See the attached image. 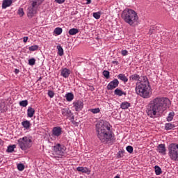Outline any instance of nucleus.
Returning <instances> with one entry per match:
<instances>
[{
  "mask_svg": "<svg viewBox=\"0 0 178 178\" xmlns=\"http://www.w3.org/2000/svg\"><path fill=\"white\" fill-rule=\"evenodd\" d=\"M2 108H1V106H0V111L1 110Z\"/></svg>",
  "mask_w": 178,
  "mask_h": 178,
  "instance_id": "8fccbe9b",
  "label": "nucleus"
},
{
  "mask_svg": "<svg viewBox=\"0 0 178 178\" xmlns=\"http://www.w3.org/2000/svg\"><path fill=\"white\" fill-rule=\"evenodd\" d=\"M121 17L125 23L132 27H136L138 24V15L134 10L126 8L122 11Z\"/></svg>",
  "mask_w": 178,
  "mask_h": 178,
  "instance_id": "20e7f679",
  "label": "nucleus"
},
{
  "mask_svg": "<svg viewBox=\"0 0 178 178\" xmlns=\"http://www.w3.org/2000/svg\"><path fill=\"white\" fill-rule=\"evenodd\" d=\"M109 74H110L109 71L108 70L103 71V76H104V77H106L107 79L111 77Z\"/></svg>",
  "mask_w": 178,
  "mask_h": 178,
  "instance_id": "72a5a7b5",
  "label": "nucleus"
},
{
  "mask_svg": "<svg viewBox=\"0 0 178 178\" xmlns=\"http://www.w3.org/2000/svg\"><path fill=\"white\" fill-rule=\"evenodd\" d=\"M130 79L131 80H135V81H140V75H138V74H134V75H131V76H130Z\"/></svg>",
  "mask_w": 178,
  "mask_h": 178,
  "instance_id": "c756f323",
  "label": "nucleus"
},
{
  "mask_svg": "<svg viewBox=\"0 0 178 178\" xmlns=\"http://www.w3.org/2000/svg\"><path fill=\"white\" fill-rule=\"evenodd\" d=\"M52 131L54 136H55L56 137H59V136L62 134V128H60V127H55L53 129Z\"/></svg>",
  "mask_w": 178,
  "mask_h": 178,
  "instance_id": "f8f14e48",
  "label": "nucleus"
},
{
  "mask_svg": "<svg viewBox=\"0 0 178 178\" xmlns=\"http://www.w3.org/2000/svg\"><path fill=\"white\" fill-rule=\"evenodd\" d=\"M112 63L113 64H115V65H119V61H116V60H113V61H112Z\"/></svg>",
  "mask_w": 178,
  "mask_h": 178,
  "instance_id": "c03bdc74",
  "label": "nucleus"
},
{
  "mask_svg": "<svg viewBox=\"0 0 178 178\" xmlns=\"http://www.w3.org/2000/svg\"><path fill=\"white\" fill-rule=\"evenodd\" d=\"M168 154L172 161H178V145L176 143L169 145Z\"/></svg>",
  "mask_w": 178,
  "mask_h": 178,
  "instance_id": "0eeeda50",
  "label": "nucleus"
},
{
  "mask_svg": "<svg viewBox=\"0 0 178 178\" xmlns=\"http://www.w3.org/2000/svg\"><path fill=\"white\" fill-rule=\"evenodd\" d=\"M118 79H119L122 81H124V83H127V81H129V79H127L126 75L123 74H120L119 75H118Z\"/></svg>",
  "mask_w": 178,
  "mask_h": 178,
  "instance_id": "f3484780",
  "label": "nucleus"
},
{
  "mask_svg": "<svg viewBox=\"0 0 178 178\" xmlns=\"http://www.w3.org/2000/svg\"><path fill=\"white\" fill-rule=\"evenodd\" d=\"M57 49H58V55H59V56H63V48H62V46H60V44H58L57 46Z\"/></svg>",
  "mask_w": 178,
  "mask_h": 178,
  "instance_id": "393cba45",
  "label": "nucleus"
},
{
  "mask_svg": "<svg viewBox=\"0 0 178 178\" xmlns=\"http://www.w3.org/2000/svg\"><path fill=\"white\" fill-rule=\"evenodd\" d=\"M127 151L129 154H133V147L132 146H127Z\"/></svg>",
  "mask_w": 178,
  "mask_h": 178,
  "instance_id": "ea45409f",
  "label": "nucleus"
},
{
  "mask_svg": "<svg viewBox=\"0 0 178 178\" xmlns=\"http://www.w3.org/2000/svg\"><path fill=\"white\" fill-rule=\"evenodd\" d=\"M20 106L26 107L27 105H29V101L27 100H22L19 102Z\"/></svg>",
  "mask_w": 178,
  "mask_h": 178,
  "instance_id": "7c9ffc66",
  "label": "nucleus"
},
{
  "mask_svg": "<svg viewBox=\"0 0 178 178\" xmlns=\"http://www.w3.org/2000/svg\"><path fill=\"white\" fill-rule=\"evenodd\" d=\"M96 131L97 137L102 143H108V141L113 140V133L111 131V127L104 123L103 120L97 123Z\"/></svg>",
  "mask_w": 178,
  "mask_h": 178,
  "instance_id": "f03ea898",
  "label": "nucleus"
},
{
  "mask_svg": "<svg viewBox=\"0 0 178 178\" xmlns=\"http://www.w3.org/2000/svg\"><path fill=\"white\" fill-rule=\"evenodd\" d=\"M70 74V72L67 68H65L61 71V76H63V77H69Z\"/></svg>",
  "mask_w": 178,
  "mask_h": 178,
  "instance_id": "a211bd4d",
  "label": "nucleus"
},
{
  "mask_svg": "<svg viewBox=\"0 0 178 178\" xmlns=\"http://www.w3.org/2000/svg\"><path fill=\"white\" fill-rule=\"evenodd\" d=\"M87 2H86V4L87 5H90V3H91V0H86Z\"/></svg>",
  "mask_w": 178,
  "mask_h": 178,
  "instance_id": "49530a36",
  "label": "nucleus"
},
{
  "mask_svg": "<svg viewBox=\"0 0 178 178\" xmlns=\"http://www.w3.org/2000/svg\"><path fill=\"white\" fill-rule=\"evenodd\" d=\"M18 15L20 16V17L24 16V10H23V8H19L18 10Z\"/></svg>",
  "mask_w": 178,
  "mask_h": 178,
  "instance_id": "e433bc0d",
  "label": "nucleus"
},
{
  "mask_svg": "<svg viewBox=\"0 0 178 178\" xmlns=\"http://www.w3.org/2000/svg\"><path fill=\"white\" fill-rule=\"evenodd\" d=\"M62 31H63V30L62 29V28L60 27H57L54 29V33L57 35H60V34H62Z\"/></svg>",
  "mask_w": 178,
  "mask_h": 178,
  "instance_id": "cd10ccee",
  "label": "nucleus"
},
{
  "mask_svg": "<svg viewBox=\"0 0 178 178\" xmlns=\"http://www.w3.org/2000/svg\"><path fill=\"white\" fill-rule=\"evenodd\" d=\"M68 33L70 35H76V34L79 33V29L76 28H72L69 30Z\"/></svg>",
  "mask_w": 178,
  "mask_h": 178,
  "instance_id": "6ab92c4d",
  "label": "nucleus"
},
{
  "mask_svg": "<svg viewBox=\"0 0 178 178\" xmlns=\"http://www.w3.org/2000/svg\"><path fill=\"white\" fill-rule=\"evenodd\" d=\"M170 106V100L165 97H156L148 104L146 112L149 118L156 116V113H162L166 108Z\"/></svg>",
  "mask_w": 178,
  "mask_h": 178,
  "instance_id": "f257e3e1",
  "label": "nucleus"
},
{
  "mask_svg": "<svg viewBox=\"0 0 178 178\" xmlns=\"http://www.w3.org/2000/svg\"><path fill=\"white\" fill-rule=\"evenodd\" d=\"M0 145H3V142L1 140V138H0Z\"/></svg>",
  "mask_w": 178,
  "mask_h": 178,
  "instance_id": "09e8293b",
  "label": "nucleus"
},
{
  "mask_svg": "<svg viewBox=\"0 0 178 178\" xmlns=\"http://www.w3.org/2000/svg\"><path fill=\"white\" fill-rule=\"evenodd\" d=\"M175 127H176V125H175L172 123H166L165 124V130H172V129H175Z\"/></svg>",
  "mask_w": 178,
  "mask_h": 178,
  "instance_id": "5701e85b",
  "label": "nucleus"
},
{
  "mask_svg": "<svg viewBox=\"0 0 178 178\" xmlns=\"http://www.w3.org/2000/svg\"><path fill=\"white\" fill-rule=\"evenodd\" d=\"M123 154H124V150H120L118 152V155H117V158H122L123 157Z\"/></svg>",
  "mask_w": 178,
  "mask_h": 178,
  "instance_id": "58836bf2",
  "label": "nucleus"
},
{
  "mask_svg": "<svg viewBox=\"0 0 178 178\" xmlns=\"http://www.w3.org/2000/svg\"><path fill=\"white\" fill-rule=\"evenodd\" d=\"M121 54L123 56H126V55H127V50H122Z\"/></svg>",
  "mask_w": 178,
  "mask_h": 178,
  "instance_id": "79ce46f5",
  "label": "nucleus"
},
{
  "mask_svg": "<svg viewBox=\"0 0 178 178\" xmlns=\"http://www.w3.org/2000/svg\"><path fill=\"white\" fill-rule=\"evenodd\" d=\"M35 113V110H34V108H33L32 107L28 108V110H27L28 118H33Z\"/></svg>",
  "mask_w": 178,
  "mask_h": 178,
  "instance_id": "dca6fc26",
  "label": "nucleus"
},
{
  "mask_svg": "<svg viewBox=\"0 0 178 178\" xmlns=\"http://www.w3.org/2000/svg\"><path fill=\"white\" fill-rule=\"evenodd\" d=\"M118 86H119V81L115 79L108 84L107 90H114Z\"/></svg>",
  "mask_w": 178,
  "mask_h": 178,
  "instance_id": "9d476101",
  "label": "nucleus"
},
{
  "mask_svg": "<svg viewBox=\"0 0 178 178\" xmlns=\"http://www.w3.org/2000/svg\"><path fill=\"white\" fill-rule=\"evenodd\" d=\"M32 143L33 140L27 136H24L18 140V145L23 151H26V149L31 148Z\"/></svg>",
  "mask_w": 178,
  "mask_h": 178,
  "instance_id": "423d86ee",
  "label": "nucleus"
},
{
  "mask_svg": "<svg viewBox=\"0 0 178 178\" xmlns=\"http://www.w3.org/2000/svg\"><path fill=\"white\" fill-rule=\"evenodd\" d=\"M93 17H95V19H99V17H101V13L99 12L94 13Z\"/></svg>",
  "mask_w": 178,
  "mask_h": 178,
  "instance_id": "4c0bfd02",
  "label": "nucleus"
},
{
  "mask_svg": "<svg viewBox=\"0 0 178 178\" xmlns=\"http://www.w3.org/2000/svg\"><path fill=\"white\" fill-rule=\"evenodd\" d=\"M48 95H49V97H50V98H54L55 93H54V91H52V90H49Z\"/></svg>",
  "mask_w": 178,
  "mask_h": 178,
  "instance_id": "a19ab883",
  "label": "nucleus"
},
{
  "mask_svg": "<svg viewBox=\"0 0 178 178\" xmlns=\"http://www.w3.org/2000/svg\"><path fill=\"white\" fill-rule=\"evenodd\" d=\"M156 150L162 155H166V147L165 144H160L157 146Z\"/></svg>",
  "mask_w": 178,
  "mask_h": 178,
  "instance_id": "9b49d317",
  "label": "nucleus"
},
{
  "mask_svg": "<svg viewBox=\"0 0 178 178\" xmlns=\"http://www.w3.org/2000/svg\"><path fill=\"white\" fill-rule=\"evenodd\" d=\"M15 148H16V145H9L7 148V152H13L15 151Z\"/></svg>",
  "mask_w": 178,
  "mask_h": 178,
  "instance_id": "c85d7f7f",
  "label": "nucleus"
},
{
  "mask_svg": "<svg viewBox=\"0 0 178 178\" xmlns=\"http://www.w3.org/2000/svg\"><path fill=\"white\" fill-rule=\"evenodd\" d=\"M131 104L130 103L125 102H122L120 105V108L122 109H129V108H130Z\"/></svg>",
  "mask_w": 178,
  "mask_h": 178,
  "instance_id": "412c9836",
  "label": "nucleus"
},
{
  "mask_svg": "<svg viewBox=\"0 0 178 178\" xmlns=\"http://www.w3.org/2000/svg\"><path fill=\"white\" fill-rule=\"evenodd\" d=\"M90 112H92V113H99V112H101V110L99 109V108H91L89 110Z\"/></svg>",
  "mask_w": 178,
  "mask_h": 178,
  "instance_id": "2f4dec72",
  "label": "nucleus"
},
{
  "mask_svg": "<svg viewBox=\"0 0 178 178\" xmlns=\"http://www.w3.org/2000/svg\"><path fill=\"white\" fill-rule=\"evenodd\" d=\"M55 2H57V3H63L65 0H55Z\"/></svg>",
  "mask_w": 178,
  "mask_h": 178,
  "instance_id": "37998d69",
  "label": "nucleus"
},
{
  "mask_svg": "<svg viewBox=\"0 0 178 178\" xmlns=\"http://www.w3.org/2000/svg\"><path fill=\"white\" fill-rule=\"evenodd\" d=\"M44 2V0H33L31 6L29 7L27 16L28 17H33L37 13V6L41 5Z\"/></svg>",
  "mask_w": 178,
  "mask_h": 178,
  "instance_id": "39448f33",
  "label": "nucleus"
},
{
  "mask_svg": "<svg viewBox=\"0 0 178 178\" xmlns=\"http://www.w3.org/2000/svg\"><path fill=\"white\" fill-rule=\"evenodd\" d=\"M74 106L75 107V111L76 112L81 111V109H83V102L77 101L76 102H74Z\"/></svg>",
  "mask_w": 178,
  "mask_h": 178,
  "instance_id": "ddd939ff",
  "label": "nucleus"
},
{
  "mask_svg": "<svg viewBox=\"0 0 178 178\" xmlns=\"http://www.w3.org/2000/svg\"><path fill=\"white\" fill-rule=\"evenodd\" d=\"M17 169L20 172H22V170H24V164H23V163L18 164L17 165Z\"/></svg>",
  "mask_w": 178,
  "mask_h": 178,
  "instance_id": "c9c22d12",
  "label": "nucleus"
},
{
  "mask_svg": "<svg viewBox=\"0 0 178 178\" xmlns=\"http://www.w3.org/2000/svg\"><path fill=\"white\" fill-rule=\"evenodd\" d=\"M28 40H29V37H24V42H27Z\"/></svg>",
  "mask_w": 178,
  "mask_h": 178,
  "instance_id": "a18cd8bd",
  "label": "nucleus"
},
{
  "mask_svg": "<svg viewBox=\"0 0 178 178\" xmlns=\"http://www.w3.org/2000/svg\"><path fill=\"white\" fill-rule=\"evenodd\" d=\"M154 169H155V173L157 176H159V175L162 173V169H161V167L158 165H155Z\"/></svg>",
  "mask_w": 178,
  "mask_h": 178,
  "instance_id": "bb28decb",
  "label": "nucleus"
},
{
  "mask_svg": "<svg viewBox=\"0 0 178 178\" xmlns=\"http://www.w3.org/2000/svg\"><path fill=\"white\" fill-rule=\"evenodd\" d=\"M62 115L66 118V119H70L71 120V122L72 124H74V126H79V121L77 120H74V115H73L72 111L69 109V108H65L62 109Z\"/></svg>",
  "mask_w": 178,
  "mask_h": 178,
  "instance_id": "6e6552de",
  "label": "nucleus"
},
{
  "mask_svg": "<svg viewBox=\"0 0 178 178\" xmlns=\"http://www.w3.org/2000/svg\"><path fill=\"white\" fill-rule=\"evenodd\" d=\"M114 93L115 95H118L119 97H122V95H126V92L122 91V90L119 88L115 89Z\"/></svg>",
  "mask_w": 178,
  "mask_h": 178,
  "instance_id": "aec40b11",
  "label": "nucleus"
},
{
  "mask_svg": "<svg viewBox=\"0 0 178 178\" xmlns=\"http://www.w3.org/2000/svg\"><path fill=\"white\" fill-rule=\"evenodd\" d=\"M76 170L78 172H81L82 173H86L87 175H90L91 173V170H90L87 167H78Z\"/></svg>",
  "mask_w": 178,
  "mask_h": 178,
  "instance_id": "4468645a",
  "label": "nucleus"
},
{
  "mask_svg": "<svg viewBox=\"0 0 178 178\" xmlns=\"http://www.w3.org/2000/svg\"><path fill=\"white\" fill-rule=\"evenodd\" d=\"M65 151H66V147L65 145L58 143L54 147V155H58V158L59 156H63V154H65Z\"/></svg>",
  "mask_w": 178,
  "mask_h": 178,
  "instance_id": "1a4fd4ad",
  "label": "nucleus"
},
{
  "mask_svg": "<svg viewBox=\"0 0 178 178\" xmlns=\"http://www.w3.org/2000/svg\"><path fill=\"white\" fill-rule=\"evenodd\" d=\"M22 124L23 127H24V129H26V130H29V129H30V126H31L30 121H28V120L22 122Z\"/></svg>",
  "mask_w": 178,
  "mask_h": 178,
  "instance_id": "4be33fe9",
  "label": "nucleus"
},
{
  "mask_svg": "<svg viewBox=\"0 0 178 178\" xmlns=\"http://www.w3.org/2000/svg\"><path fill=\"white\" fill-rule=\"evenodd\" d=\"M65 97L68 102H70V101H73V98H74V95L72 92L67 93Z\"/></svg>",
  "mask_w": 178,
  "mask_h": 178,
  "instance_id": "b1692460",
  "label": "nucleus"
},
{
  "mask_svg": "<svg viewBox=\"0 0 178 178\" xmlns=\"http://www.w3.org/2000/svg\"><path fill=\"white\" fill-rule=\"evenodd\" d=\"M136 92L143 98H149L151 87L147 76H143V81L136 83Z\"/></svg>",
  "mask_w": 178,
  "mask_h": 178,
  "instance_id": "7ed1b4c3",
  "label": "nucleus"
},
{
  "mask_svg": "<svg viewBox=\"0 0 178 178\" xmlns=\"http://www.w3.org/2000/svg\"><path fill=\"white\" fill-rule=\"evenodd\" d=\"M29 65L30 66H34L35 65V58H31L29 60Z\"/></svg>",
  "mask_w": 178,
  "mask_h": 178,
  "instance_id": "f704fd0d",
  "label": "nucleus"
},
{
  "mask_svg": "<svg viewBox=\"0 0 178 178\" xmlns=\"http://www.w3.org/2000/svg\"><path fill=\"white\" fill-rule=\"evenodd\" d=\"M13 0H3L2 3L3 9H6V8L12 5Z\"/></svg>",
  "mask_w": 178,
  "mask_h": 178,
  "instance_id": "2eb2a0df",
  "label": "nucleus"
},
{
  "mask_svg": "<svg viewBox=\"0 0 178 178\" xmlns=\"http://www.w3.org/2000/svg\"><path fill=\"white\" fill-rule=\"evenodd\" d=\"M175 117V112H170L167 117V122H172Z\"/></svg>",
  "mask_w": 178,
  "mask_h": 178,
  "instance_id": "a878e982",
  "label": "nucleus"
},
{
  "mask_svg": "<svg viewBox=\"0 0 178 178\" xmlns=\"http://www.w3.org/2000/svg\"><path fill=\"white\" fill-rule=\"evenodd\" d=\"M19 70H17V69H15V74H19Z\"/></svg>",
  "mask_w": 178,
  "mask_h": 178,
  "instance_id": "de8ad7c7",
  "label": "nucleus"
},
{
  "mask_svg": "<svg viewBox=\"0 0 178 178\" xmlns=\"http://www.w3.org/2000/svg\"><path fill=\"white\" fill-rule=\"evenodd\" d=\"M38 47H39L38 45L35 44L33 46L29 47V51H37L38 49Z\"/></svg>",
  "mask_w": 178,
  "mask_h": 178,
  "instance_id": "473e14b6",
  "label": "nucleus"
}]
</instances>
